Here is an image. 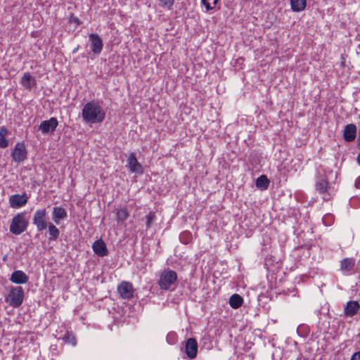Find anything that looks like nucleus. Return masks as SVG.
Wrapping results in <instances>:
<instances>
[{"mask_svg":"<svg viewBox=\"0 0 360 360\" xmlns=\"http://www.w3.org/2000/svg\"><path fill=\"white\" fill-rule=\"evenodd\" d=\"M82 118L87 123H101L105 117V112L97 101L86 103L82 109Z\"/></svg>","mask_w":360,"mask_h":360,"instance_id":"nucleus-1","label":"nucleus"},{"mask_svg":"<svg viewBox=\"0 0 360 360\" xmlns=\"http://www.w3.org/2000/svg\"><path fill=\"white\" fill-rule=\"evenodd\" d=\"M29 221L26 219L25 212H20L12 219L9 230L15 235H20L27 229Z\"/></svg>","mask_w":360,"mask_h":360,"instance_id":"nucleus-2","label":"nucleus"},{"mask_svg":"<svg viewBox=\"0 0 360 360\" xmlns=\"http://www.w3.org/2000/svg\"><path fill=\"white\" fill-rule=\"evenodd\" d=\"M24 297V290L21 286L11 287L8 294L5 297V301L11 307L18 308L22 304Z\"/></svg>","mask_w":360,"mask_h":360,"instance_id":"nucleus-3","label":"nucleus"},{"mask_svg":"<svg viewBox=\"0 0 360 360\" xmlns=\"http://www.w3.org/2000/svg\"><path fill=\"white\" fill-rule=\"evenodd\" d=\"M48 212L45 208L38 209L33 215L32 222L38 231H42L47 228L50 222L48 221Z\"/></svg>","mask_w":360,"mask_h":360,"instance_id":"nucleus-4","label":"nucleus"},{"mask_svg":"<svg viewBox=\"0 0 360 360\" xmlns=\"http://www.w3.org/2000/svg\"><path fill=\"white\" fill-rule=\"evenodd\" d=\"M177 279V274L173 270L164 271L160 277L159 285L162 290H168Z\"/></svg>","mask_w":360,"mask_h":360,"instance_id":"nucleus-5","label":"nucleus"},{"mask_svg":"<svg viewBox=\"0 0 360 360\" xmlns=\"http://www.w3.org/2000/svg\"><path fill=\"white\" fill-rule=\"evenodd\" d=\"M89 44L91 51L94 56H98L102 52L103 42L98 34L91 33L89 34Z\"/></svg>","mask_w":360,"mask_h":360,"instance_id":"nucleus-6","label":"nucleus"},{"mask_svg":"<svg viewBox=\"0 0 360 360\" xmlns=\"http://www.w3.org/2000/svg\"><path fill=\"white\" fill-rule=\"evenodd\" d=\"M11 157L15 162L20 163L27 159V151L23 142H18L15 144L12 153Z\"/></svg>","mask_w":360,"mask_h":360,"instance_id":"nucleus-7","label":"nucleus"},{"mask_svg":"<svg viewBox=\"0 0 360 360\" xmlns=\"http://www.w3.org/2000/svg\"><path fill=\"white\" fill-rule=\"evenodd\" d=\"M58 125V122L57 119L56 117H51L49 120L41 122L39 126V130L44 134H52Z\"/></svg>","mask_w":360,"mask_h":360,"instance_id":"nucleus-8","label":"nucleus"},{"mask_svg":"<svg viewBox=\"0 0 360 360\" xmlns=\"http://www.w3.org/2000/svg\"><path fill=\"white\" fill-rule=\"evenodd\" d=\"M120 295L125 300H129L134 296V288L131 283L122 281L117 287Z\"/></svg>","mask_w":360,"mask_h":360,"instance_id":"nucleus-9","label":"nucleus"},{"mask_svg":"<svg viewBox=\"0 0 360 360\" xmlns=\"http://www.w3.org/2000/svg\"><path fill=\"white\" fill-rule=\"evenodd\" d=\"M129 170L132 173L142 174L143 172L142 165L138 162L136 155L134 153L129 154L127 159V165Z\"/></svg>","mask_w":360,"mask_h":360,"instance_id":"nucleus-10","label":"nucleus"},{"mask_svg":"<svg viewBox=\"0 0 360 360\" xmlns=\"http://www.w3.org/2000/svg\"><path fill=\"white\" fill-rule=\"evenodd\" d=\"M185 352L189 359H194L197 356L198 342L194 338H190L186 341Z\"/></svg>","mask_w":360,"mask_h":360,"instance_id":"nucleus-11","label":"nucleus"},{"mask_svg":"<svg viewBox=\"0 0 360 360\" xmlns=\"http://www.w3.org/2000/svg\"><path fill=\"white\" fill-rule=\"evenodd\" d=\"M316 190L320 193L323 195V199L324 200H329L330 198V194L328 193V181L325 178H319L316 182Z\"/></svg>","mask_w":360,"mask_h":360,"instance_id":"nucleus-12","label":"nucleus"},{"mask_svg":"<svg viewBox=\"0 0 360 360\" xmlns=\"http://www.w3.org/2000/svg\"><path fill=\"white\" fill-rule=\"evenodd\" d=\"M27 200L28 197L25 193L22 195L15 194L9 198V204L11 207L17 208L26 205Z\"/></svg>","mask_w":360,"mask_h":360,"instance_id":"nucleus-13","label":"nucleus"},{"mask_svg":"<svg viewBox=\"0 0 360 360\" xmlns=\"http://www.w3.org/2000/svg\"><path fill=\"white\" fill-rule=\"evenodd\" d=\"M360 310V304L357 301H349L344 307V314L347 317H353L356 315Z\"/></svg>","mask_w":360,"mask_h":360,"instance_id":"nucleus-14","label":"nucleus"},{"mask_svg":"<svg viewBox=\"0 0 360 360\" xmlns=\"http://www.w3.org/2000/svg\"><path fill=\"white\" fill-rule=\"evenodd\" d=\"M92 248L94 253L99 257H105L108 254L106 245L102 239L96 240L93 243Z\"/></svg>","mask_w":360,"mask_h":360,"instance_id":"nucleus-15","label":"nucleus"},{"mask_svg":"<svg viewBox=\"0 0 360 360\" xmlns=\"http://www.w3.org/2000/svg\"><path fill=\"white\" fill-rule=\"evenodd\" d=\"M28 279L29 277L27 274L21 270L14 271L10 277V281L16 284L26 283L28 281Z\"/></svg>","mask_w":360,"mask_h":360,"instance_id":"nucleus-16","label":"nucleus"},{"mask_svg":"<svg viewBox=\"0 0 360 360\" xmlns=\"http://www.w3.org/2000/svg\"><path fill=\"white\" fill-rule=\"evenodd\" d=\"M20 84L27 89L31 90L37 85V80L29 72L24 73L20 79Z\"/></svg>","mask_w":360,"mask_h":360,"instance_id":"nucleus-17","label":"nucleus"},{"mask_svg":"<svg viewBox=\"0 0 360 360\" xmlns=\"http://www.w3.org/2000/svg\"><path fill=\"white\" fill-rule=\"evenodd\" d=\"M67 212L62 207H54L52 212V219L56 224H58L61 219L67 217Z\"/></svg>","mask_w":360,"mask_h":360,"instance_id":"nucleus-18","label":"nucleus"},{"mask_svg":"<svg viewBox=\"0 0 360 360\" xmlns=\"http://www.w3.org/2000/svg\"><path fill=\"white\" fill-rule=\"evenodd\" d=\"M356 127L353 124L346 125L344 129V139L347 142L353 141L356 138Z\"/></svg>","mask_w":360,"mask_h":360,"instance_id":"nucleus-19","label":"nucleus"},{"mask_svg":"<svg viewBox=\"0 0 360 360\" xmlns=\"http://www.w3.org/2000/svg\"><path fill=\"white\" fill-rule=\"evenodd\" d=\"M354 259L352 258H345L340 262V270L344 273L349 274L354 267Z\"/></svg>","mask_w":360,"mask_h":360,"instance_id":"nucleus-20","label":"nucleus"},{"mask_svg":"<svg viewBox=\"0 0 360 360\" xmlns=\"http://www.w3.org/2000/svg\"><path fill=\"white\" fill-rule=\"evenodd\" d=\"M49 230V240L50 241H56L60 236L59 229L52 223H49L47 226Z\"/></svg>","mask_w":360,"mask_h":360,"instance_id":"nucleus-21","label":"nucleus"},{"mask_svg":"<svg viewBox=\"0 0 360 360\" xmlns=\"http://www.w3.org/2000/svg\"><path fill=\"white\" fill-rule=\"evenodd\" d=\"M306 0H290L291 8L294 11H302L306 7Z\"/></svg>","mask_w":360,"mask_h":360,"instance_id":"nucleus-22","label":"nucleus"},{"mask_svg":"<svg viewBox=\"0 0 360 360\" xmlns=\"http://www.w3.org/2000/svg\"><path fill=\"white\" fill-rule=\"evenodd\" d=\"M243 302V300L238 294H233L229 299V304L233 309L239 308Z\"/></svg>","mask_w":360,"mask_h":360,"instance_id":"nucleus-23","label":"nucleus"},{"mask_svg":"<svg viewBox=\"0 0 360 360\" xmlns=\"http://www.w3.org/2000/svg\"><path fill=\"white\" fill-rule=\"evenodd\" d=\"M270 184L269 180L265 175H261L256 180V186L262 190H266Z\"/></svg>","mask_w":360,"mask_h":360,"instance_id":"nucleus-24","label":"nucleus"},{"mask_svg":"<svg viewBox=\"0 0 360 360\" xmlns=\"http://www.w3.org/2000/svg\"><path fill=\"white\" fill-rule=\"evenodd\" d=\"M117 221L118 223L124 222L129 216V213L126 207H122L117 210Z\"/></svg>","mask_w":360,"mask_h":360,"instance_id":"nucleus-25","label":"nucleus"},{"mask_svg":"<svg viewBox=\"0 0 360 360\" xmlns=\"http://www.w3.org/2000/svg\"><path fill=\"white\" fill-rule=\"evenodd\" d=\"M146 219V229H149L154 221L156 220V216L155 212H150L147 214L145 217Z\"/></svg>","mask_w":360,"mask_h":360,"instance_id":"nucleus-26","label":"nucleus"},{"mask_svg":"<svg viewBox=\"0 0 360 360\" xmlns=\"http://www.w3.org/2000/svg\"><path fill=\"white\" fill-rule=\"evenodd\" d=\"M63 340L68 344H70L73 346L76 345L77 341L75 335L69 332H66V333L63 335Z\"/></svg>","mask_w":360,"mask_h":360,"instance_id":"nucleus-27","label":"nucleus"},{"mask_svg":"<svg viewBox=\"0 0 360 360\" xmlns=\"http://www.w3.org/2000/svg\"><path fill=\"white\" fill-rule=\"evenodd\" d=\"M218 0H201V4L205 6L206 11H210L215 8Z\"/></svg>","mask_w":360,"mask_h":360,"instance_id":"nucleus-28","label":"nucleus"},{"mask_svg":"<svg viewBox=\"0 0 360 360\" xmlns=\"http://www.w3.org/2000/svg\"><path fill=\"white\" fill-rule=\"evenodd\" d=\"M158 1L160 6L171 9L174 5V0H158Z\"/></svg>","mask_w":360,"mask_h":360,"instance_id":"nucleus-29","label":"nucleus"},{"mask_svg":"<svg viewBox=\"0 0 360 360\" xmlns=\"http://www.w3.org/2000/svg\"><path fill=\"white\" fill-rule=\"evenodd\" d=\"M8 146V141L5 138L0 137V148H5Z\"/></svg>","mask_w":360,"mask_h":360,"instance_id":"nucleus-30","label":"nucleus"},{"mask_svg":"<svg viewBox=\"0 0 360 360\" xmlns=\"http://www.w3.org/2000/svg\"><path fill=\"white\" fill-rule=\"evenodd\" d=\"M8 134V130L4 126L0 128V137L5 138Z\"/></svg>","mask_w":360,"mask_h":360,"instance_id":"nucleus-31","label":"nucleus"},{"mask_svg":"<svg viewBox=\"0 0 360 360\" xmlns=\"http://www.w3.org/2000/svg\"><path fill=\"white\" fill-rule=\"evenodd\" d=\"M350 360H360V352H355Z\"/></svg>","mask_w":360,"mask_h":360,"instance_id":"nucleus-32","label":"nucleus"},{"mask_svg":"<svg viewBox=\"0 0 360 360\" xmlns=\"http://www.w3.org/2000/svg\"><path fill=\"white\" fill-rule=\"evenodd\" d=\"M355 186L357 188H360V176L359 178L356 179V181H355Z\"/></svg>","mask_w":360,"mask_h":360,"instance_id":"nucleus-33","label":"nucleus"},{"mask_svg":"<svg viewBox=\"0 0 360 360\" xmlns=\"http://www.w3.org/2000/svg\"><path fill=\"white\" fill-rule=\"evenodd\" d=\"M357 162L360 165V153L357 156Z\"/></svg>","mask_w":360,"mask_h":360,"instance_id":"nucleus-34","label":"nucleus"},{"mask_svg":"<svg viewBox=\"0 0 360 360\" xmlns=\"http://www.w3.org/2000/svg\"><path fill=\"white\" fill-rule=\"evenodd\" d=\"M74 22L79 23L80 22H79V20L78 19L75 18V20H74Z\"/></svg>","mask_w":360,"mask_h":360,"instance_id":"nucleus-35","label":"nucleus"},{"mask_svg":"<svg viewBox=\"0 0 360 360\" xmlns=\"http://www.w3.org/2000/svg\"><path fill=\"white\" fill-rule=\"evenodd\" d=\"M78 50V46L73 50V53H76V51Z\"/></svg>","mask_w":360,"mask_h":360,"instance_id":"nucleus-36","label":"nucleus"},{"mask_svg":"<svg viewBox=\"0 0 360 360\" xmlns=\"http://www.w3.org/2000/svg\"><path fill=\"white\" fill-rule=\"evenodd\" d=\"M358 140H359V146L360 147V134H359Z\"/></svg>","mask_w":360,"mask_h":360,"instance_id":"nucleus-37","label":"nucleus"}]
</instances>
